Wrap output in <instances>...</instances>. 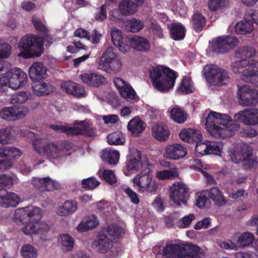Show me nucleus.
<instances>
[{"mask_svg": "<svg viewBox=\"0 0 258 258\" xmlns=\"http://www.w3.org/2000/svg\"><path fill=\"white\" fill-rule=\"evenodd\" d=\"M228 3V0H209V8L212 11H216L226 7Z\"/></svg>", "mask_w": 258, "mask_h": 258, "instance_id": "nucleus-59", "label": "nucleus"}, {"mask_svg": "<svg viewBox=\"0 0 258 258\" xmlns=\"http://www.w3.org/2000/svg\"><path fill=\"white\" fill-rule=\"evenodd\" d=\"M114 19L117 18L119 22L122 23V28L127 32L136 33L143 28L144 24L139 20L133 18L131 20L119 19L118 17H112Z\"/></svg>", "mask_w": 258, "mask_h": 258, "instance_id": "nucleus-30", "label": "nucleus"}, {"mask_svg": "<svg viewBox=\"0 0 258 258\" xmlns=\"http://www.w3.org/2000/svg\"><path fill=\"white\" fill-rule=\"evenodd\" d=\"M200 248L194 244H168L162 250L164 258H201Z\"/></svg>", "mask_w": 258, "mask_h": 258, "instance_id": "nucleus-6", "label": "nucleus"}, {"mask_svg": "<svg viewBox=\"0 0 258 258\" xmlns=\"http://www.w3.org/2000/svg\"><path fill=\"white\" fill-rule=\"evenodd\" d=\"M14 216L20 222L27 223L22 229L25 234H36L40 235L42 239H45L49 226L39 221L42 217V211L40 208L27 207L18 209L15 211Z\"/></svg>", "mask_w": 258, "mask_h": 258, "instance_id": "nucleus-1", "label": "nucleus"}, {"mask_svg": "<svg viewBox=\"0 0 258 258\" xmlns=\"http://www.w3.org/2000/svg\"><path fill=\"white\" fill-rule=\"evenodd\" d=\"M195 219L194 214H189L187 216L183 217L182 218L180 219L176 223V226L179 228H188Z\"/></svg>", "mask_w": 258, "mask_h": 258, "instance_id": "nucleus-55", "label": "nucleus"}, {"mask_svg": "<svg viewBox=\"0 0 258 258\" xmlns=\"http://www.w3.org/2000/svg\"><path fill=\"white\" fill-rule=\"evenodd\" d=\"M78 208V203L75 200H67L57 209V214L61 216H67L74 213Z\"/></svg>", "mask_w": 258, "mask_h": 258, "instance_id": "nucleus-31", "label": "nucleus"}, {"mask_svg": "<svg viewBox=\"0 0 258 258\" xmlns=\"http://www.w3.org/2000/svg\"><path fill=\"white\" fill-rule=\"evenodd\" d=\"M61 88L67 94L76 97H83L85 94L84 88L74 82L68 81L61 84Z\"/></svg>", "mask_w": 258, "mask_h": 258, "instance_id": "nucleus-28", "label": "nucleus"}, {"mask_svg": "<svg viewBox=\"0 0 258 258\" xmlns=\"http://www.w3.org/2000/svg\"><path fill=\"white\" fill-rule=\"evenodd\" d=\"M170 37L174 41H181L184 39L186 29L181 23L174 22L167 26Z\"/></svg>", "mask_w": 258, "mask_h": 258, "instance_id": "nucleus-23", "label": "nucleus"}, {"mask_svg": "<svg viewBox=\"0 0 258 258\" xmlns=\"http://www.w3.org/2000/svg\"><path fill=\"white\" fill-rule=\"evenodd\" d=\"M176 91L178 92H181L185 94L192 93V86L190 83V79L187 77H184Z\"/></svg>", "mask_w": 258, "mask_h": 258, "instance_id": "nucleus-50", "label": "nucleus"}, {"mask_svg": "<svg viewBox=\"0 0 258 258\" xmlns=\"http://www.w3.org/2000/svg\"><path fill=\"white\" fill-rule=\"evenodd\" d=\"M21 253L24 258H36L37 256V249L30 244L23 245L21 248Z\"/></svg>", "mask_w": 258, "mask_h": 258, "instance_id": "nucleus-49", "label": "nucleus"}, {"mask_svg": "<svg viewBox=\"0 0 258 258\" xmlns=\"http://www.w3.org/2000/svg\"><path fill=\"white\" fill-rule=\"evenodd\" d=\"M75 125L80 126H75L71 129V131H73L72 136L83 135L88 138L94 137L96 136V128L87 126L84 121H76Z\"/></svg>", "mask_w": 258, "mask_h": 258, "instance_id": "nucleus-21", "label": "nucleus"}, {"mask_svg": "<svg viewBox=\"0 0 258 258\" xmlns=\"http://www.w3.org/2000/svg\"><path fill=\"white\" fill-rule=\"evenodd\" d=\"M102 176L103 179L109 184L112 185L117 181L116 176L112 170H105Z\"/></svg>", "mask_w": 258, "mask_h": 258, "instance_id": "nucleus-61", "label": "nucleus"}, {"mask_svg": "<svg viewBox=\"0 0 258 258\" xmlns=\"http://www.w3.org/2000/svg\"><path fill=\"white\" fill-rule=\"evenodd\" d=\"M32 89L33 93L37 96H47L53 92L54 89L51 84L39 81L33 82Z\"/></svg>", "mask_w": 258, "mask_h": 258, "instance_id": "nucleus-26", "label": "nucleus"}, {"mask_svg": "<svg viewBox=\"0 0 258 258\" xmlns=\"http://www.w3.org/2000/svg\"><path fill=\"white\" fill-rule=\"evenodd\" d=\"M243 79L249 82L255 87H258V71L254 70L245 69L242 72Z\"/></svg>", "mask_w": 258, "mask_h": 258, "instance_id": "nucleus-46", "label": "nucleus"}, {"mask_svg": "<svg viewBox=\"0 0 258 258\" xmlns=\"http://www.w3.org/2000/svg\"><path fill=\"white\" fill-rule=\"evenodd\" d=\"M170 132L167 126L156 124L152 127V136L158 141H166L169 138Z\"/></svg>", "mask_w": 258, "mask_h": 258, "instance_id": "nucleus-33", "label": "nucleus"}, {"mask_svg": "<svg viewBox=\"0 0 258 258\" xmlns=\"http://www.w3.org/2000/svg\"><path fill=\"white\" fill-rule=\"evenodd\" d=\"M255 49L250 46H244L239 48L235 52V56L237 58L246 59L252 58L255 56Z\"/></svg>", "mask_w": 258, "mask_h": 258, "instance_id": "nucleus-41", "label": "nucleus"}, {"mask_svg": "<svg viewBox=\"0 0 258 258\" xmlns=\"http://www.w3.org/2000/svg\"><path fill=\"white\" fill-rule=\"evenodd\" d=\"M179 136L181 140L188 143H196L202 139L200 131L192 128L183 129Z\"/></svg>", "mask_w": 258, "mask_h": 258, "instance_id": "nucleus-27", "label": "nucleus"}, {"mask_svg": "<svg viewBox=\"0 0 258 258\" xmlns=\"http://www.w3.org/2000/svg\"><path fill=\"white\" fill-rule=\"evenodd\" d=\"M123 233V229L116 224L109 225L97 233L91 243V247L97 253H106L112 247L113 240L118 238Z\"/></svg>", "mask_w": 258, "mask_h": 258, "instance_id": "nucleus-3", "label": "nucleus"}, {"mask_svg": "<svg viewBox=\"0 0 258 258\" xmlns=\"http://www.w3.org/2000/svg\"><path fill=\"white\" fill-rule=\"evenodd\" d=\"M195 147V152L198 157L208 154V144L202 142L201 140L197 142Z\"/></svg>", "mask_w": 258, "mask_h": 258, "instance_id": "nucleus-58", "label": "nucleus"}, {"mask_svg": "<svg viewBox=\"0 0 258 258\" xmlns=\"http://www.w3.org/2000/svg\"><path fill=\"white\" fill-rule=\"evenodd\" d=\"M171 118L178 123H183L186 119L187 114L181 108L175 107L170 111Z\"/></svg>", "mask_w": 258, "mask_h": 258, "instance_id": "nucleus-43", "label": "nucleus"}, {"mask_svg": "<svg viewBox=\"0 0 258 258\" xmlns=\"http://www.w3.org/2000/svg\"><path fill=\"white\" fill-rule=\"evenodd\" d=\"M47 69L41 62H34L29 69V76L33 81L45 79L47 74Z\"/></svg>", "mask_w": 258, "mask_h": 258, "instance_id": "nucleus-20", "label": "nucleus"}, {"mask_svg": "<svg viewBox=\"0 0 258 258\" xmlns=\"http://www.w3.org/2000/svg\"><path fill=\"white\" fill-rule=\"evenodd\" d=\"M14 106L5 107L0 110V116L8 121H15Z\"/></svg>", "mask_w": 258, "mask_h": 258, "instance_id": "nucleus-51", "label": "nucleus"}, {"mask_svg": "<svg viewBox=\"0 0 258 258\" xmlns=\"http://www.w3.org/2000/svg\"><path fill=\"white\" fill-rule=\"evenodd\" d=\"M126 165L128 171H137L140 169L144 170L149 167V164L147 160H142V157L140 154H138V158L134 157L128 160Z\"/></svg>", "mask_w": 258, "mask_h": 258, "instance_id": "nucleus-32", "label": "nucleus"}, {"mask_svg": "<svg viewBox=\"0 0 258 258\" xmlns=\"http://www.w3.org/2000/svg\"><path fill=\"white\" fill-rule=\"evenodd\" d=\"M118 58L116 54L113 51V48L111 46L108 47L106 51L102 54L101 56L99 63H106L110 60Z\"/></svg>", "mask_w": 258, "mask_h": 258, "instance_id": "nucleus-53", "label": "nucleus"}, {"mask_svg": "<svg viewBox=\"0 0 258 258\" xmlns=\"http://www.w3.org/2000/svg\"><path fill=\"white\" fill-rule=\"evenodd\" d=\"M128 44L134 49L140 52H148L151 47L150 42L147 39L137 35L128 37Z\"/></svg>", "mask_w": 258, "mask_h": 258, "instance_id": "nucleus-18", "label": "nucleus"}, {"mask_svg": "<svg viewBox=\"0 0 258 258\" xmlns=\"http://www.w3.org/2000/svg\"><path fill=\"white\" fill-rule=\"evenodd\" d=\"M254 240V235L248 232L242 233L238 237L237 244L239 247H244L252 245Z\"/></svg>", "mask_w": 258, "mask_h": 258, "instance_id": "nucleus-44", "label": "nucleus"}, {"mask_svg": "<svg viewBox=\"0 0 258 258\" xmlns=\"http://www.w3.org/2000/svg\"><path fill=\"white\" fill-rule=\"evenodd\" d=\"M32 145L37 153L50 159L58 157L60 152L63 149L61 143L47 141L42 138L34 140Z\"/></svg>", "mask_w": 258, "mask_h": 258, "instance_id": "nucleus-8", "label": "nucleus"}, {"mask_svg": "<svg viewBox=\"0 0 258 258\" xmlns=\"http://www.w3.org/2000/svg\"><path fill=\"white\" fill-rule=\"evenodd\" d=\"M32 95L29 92H18L17 95L11 99L12 103H24L31 99Z\"/></svg>", "mask_w": 258, "mask_h": 258, "instance_id": "nucleus-52", "label": "nucleus"}, {"mask_svg": "<svg viewBox=\"0 0 258 258\" xmlns=\"http://www.w3.org/2000/svg\"><path fill=\"white\" fill-rule=\"evenodd\" d=\"M137 5L130 0H122L118 8L122 15H133L137 10Z\"/></svg>", "mask_w": 258, "mask_h": 258, "instance_id": "nucleus-38", "label": "nucleus"}, {"mask_svg": "<svg viewBox=\"0 0 258 258\" xmlns=\"http://www.w3.org/2000/svg\"><path fill=\"white\" fill-rule=\"evenodd\" d=\"M165 153L167 158L172 160H178L186 155L187 150L180 144H173L166 147Z\"/></svg>", "mask_w": 258, "mask_h": 258, "instance_id": "nucleus-22", "label": "nucleus"}, {"mask_svg": "<svg viewBox=\"0 0 258 258\" xmlns=\"http://www.w3.org/2000/svg\"><path fill=\"white\" fill-rule=\"evenodd\" d=\"M14 107L15 120L22 119L28 114L29 109L26 106L18 107L14 106Z\"/></svg>", "mask_w": 258, "mask_h": 258, "instance_id": "nucleus-62", "label": "nucleus"}, {"mask_svg": "<svg viewBox=\"0 0 258 258\" xmlns=\"http://www.w3.org/2000/svg\"><path fill=\"white\" fill-rule=\"evenodd\" d=\"M62 249L67 251L73 249L74 245V238L68 234H62L60 235Z\"/></svg>", "mask_w": 258, "mask_h": 258, "instance_id": "nucleus-47", "label": "nucleus"}, {"mask_svg": "<svg viewBox=\"0 0 258 258\" xmlns=\"http://www.w3.org/2000/svg\"><path fill=\"white\" fill-rule=\"evenodd\" d=\"M110 34L113 44L117 47L121 52L126 53L130 51V46L127 41L128 39V37H123L121 31L116 28L112 29Z\"/></svg>", "mask_w": 258, "mask_h": 258, "instance_id": "nucleus-16", "label": "nucleus"}, {"mask_svg": "<svg viewBox=\"0 0 258 258\" xmlns=\"http://www.w3.org/2000/svg\"><path fill=\"white\" fill-rule=\"evenodd\" d=\"M191 23L192 28L195 31L199 33L201 32L206 24L205 17H192Z\"/></svg>", "mask_w": 258, "mask_h": 258, "instance_id": "nucleus-54", "label": "nucleus"}, {"mask_svg": "<svg viewBox=\"0 0 258 258\" xmlns=\"http://www.w3.org/2000/svg\"><path fill=\"white\" fill-rule=\"evenodd\" d=\"M12 52V47L8 43L0 45V59L6 58L10 56Z\"/></svg>", "mask_w": 258, "mask_h": 258, "instance_id": "nucleus-63", "label": "nucleus"}, {"mask_svg": "<svg viewBox=\"0 0 258 258\" xmlns=\"http://www.w3.org/2000/svg\"><path fill=\"white\" fill-rule=\"evenodd\" d=\"M170 192L171 199L176 204L185 203L189 196L188 188L185 184L174 183Z\"/></svg>", "mask_w": 258, "mask_h": 258, "instance_id": "nucleus-13", "label": "nucleus"}, {"mask_svg": "<svg viewBox=\"0 0 258 258\" xmlns=\"http://www.w3.org/2000/svg\"><path fill=\"white\" fill-rule=\"evenodd\" d=\"M122 67V62L119 58H115L106 63H99L98 68L108 73H117Z\"/></svg>", "mask_w": 258, "mask_h": 258, "instance_id": "nucleus-34", "label": "nucleus"}, {"mask_svg": "<svg viewBox=\"0 0 258 258\" xmlns=\"http://www.w3.org/2000/svg\"><path fill=\"white\" fill-rule=\"evenodd\" d=\"M177 175V171L175 170H164L158 171L156 176L159 180H165L173 179Z\"/></svg>", "mask_w": 258, "mask_h": 258, "instance_id": "nucleus-57", "label": "nucleus"}, {"mask_svg": "<svg viewBox=\"0 0 258 258\" xmlns=\"http://www.w3.org/2000/svg\"><path fill=\"white\" fill-rule=\"evenodd\" d=\"M19 56L29 58L39 56L43 52V42L41 38L34 34H27L22 37L19 43Z\"/></svg>", "mask_w": 258, "mask_h": 258, "instance_id": "nucleus-5", "label": "nucleus"}, {"mask_svg": "<svg viewBox=\"0 0 258 258\" xmlns=\"http://www.w3.org/2000/svg\"><path fill=\"white\" fill-rule=\"evenodd\" d=\"M20 201L16 193L8 192L5 188H0V206L4 208L16 207Z\"/></svg>", "mask_w": 258, "mask_h": 258, "instance_id": "nucleus-15", "label": "nucleus"}, {"mask_svg": "<svg viewBox=\"0 0 258 258\" xmlns=\"http://www.w3.org/2000/svg\"><path fill=\"white\" fill-rule=\"evenodd\" d=\"M240 60L236 61L234 63L233 71L235 73H241L245 70L241 71V69L248 67V70H251L250 68H254L255 67V63L254 60H248L246 59L240 58Z\"/></svg>", "mask_w": 258, "mask_h": 258, "instance_id": "nucleus-42", "label": "nucleus"}, {"mask_svg": "<svg viewBox=\"0 0 258 258\" xmlns=\"http://www.w3.org/2000/svg\"><path fill=\"white\" fill-rule=\"evenodd\" d=\"M202 74L211 86H222L227 85L229 81L230 77L227 71L215 64L206 65L203 68Z\"/></svg>", "mask_w": 258, "mask_h": 258, "instance_id": "nucleus-7", "label": "nucleus"}, {"mask_svg": "<svg viewBox=\"0 0 258 258\" xmlns=\"http://www.w3.org/2000/svg\"><path fill=\"white\" fill-rule=\"evenodd\" d=\"M252 152L253 150L248 147L246 149L238 147H234L229 151V156L233 163H238L250 158Z\"/></svg>", "mask_w": 258, "mask_h": 258, "instance_id": "nucleus-17", "label": "nucleus"}, {"mask_svg": "<svg viewBox=\"0 0 258 258\" xmlns=\"http://www.w3.org/2000/svg\"><path fill=\"white\" fill-rule=\"evenodd\" d=\"M252 20H247L245 19L238 22L235 27V30L236 33L239 34H249L253 30L252 20L255 21L254 17H251Z\"/></svg>", "mask_w": 258, "mask_h": 258, "instance_id": "nucleus-36", "label": "nucleus"}, {"mask_svg": "<svg viewBox=\"0 0 258 258\" xmlns=\"http://www.w3.org/2000/svg\"><path fill=\"white\" fill-rule=\"evenodd\" d=\"M210 200L213 201L214 204L218 207H221L227 203V200L223 196L218 187H213L206 190Z\"/></svg>", "mask_w": 258, "mask_h": 258, "instance_id": "nucleus-29", "label": "nucleus"}, {"mask_svg": "<svg viewBox=\"0 0 258 258\" xmlns=\"http://www.w3.org/2000/svg\"><path fill=\"white\" fill-rule=\"evenodd\" d=\"M238 102L242 106H254L258 103V92L244 85L238 89Z\"/></svg>", "mask_w": 258, "mask_h": 258, "instance_id": "nucleus-10", "label": "nucleus"}, {"mask_svg": "<svg viewBox=\"0 0 258 258\" xmlns=\"http://www.w3.org/2000/svg\"><path fill=\"white\" fill-rule=\"evenodd\" d=\"M12 136L9 129L4 128L0 131V143L2 144H8L11 143Z\"/></svg>", "mask_w": 258, "mask_h": 258, "instance_id": "nucleus-60", "label": "nucleus"}, {"mask_svg": "<svg viewBox=\"0 0 258 258\" xmlns=\"http://www.w3.org/2000/svg\"><path fill=\"white\" fill-rule=\"evenodd\" d=\"M196 205L200 208H209L211 206V201L206 194V190H203L197 197Z\"/></svg>", "mask_w": 258, "mask_h": 258, "instance_id": "nucleus-48", "label": "nucleus"}, {"mask_svg": "<svg viewBox=\"0 0 258 258\" xmlns=\"http://www.w3.org/2000/svg\"><path fill=\"white\" fill-rule=\"evenodd\" d=\"M100 183V182L93 177L84 179L82 181V187L87 189H94L97 187Z\"/></svg>", "mask_w": 258, "mask_h": 258, "instance_id": "nucleus-56", "label": "nucleus"}, {"mask_svg": "<svg viewBox=\"0 0 258 258\" xmlns=\"http://www.w3.org/2000/svg\"><path fill=\"white\" fill-rule=\"evenodd\" d=\"M144 125V122L141 119L134 118L128 122L127 129L132 134L138 136L145 129Z\"/></svg>", "mask_w": 258, "mask_h": 258, "instance_id": "nucleus-40", "label": "nucleus"}, {"mask_svg": "<svg viewBox=\"0 0 258 258\" xmlns=\"http://www.w3.org/2000/svg\"><path fill=\"white\" fill-rule=\"evenodd\" d=\"M234 120L245 125H255L258 124V109H244L239 111L234 115Z\"/></svg>", "mask_w": 258, "mask_h": 258, "instance_id": "nucleus-12", "label": "nucleus"}, {"mask_svg": "<svg viewBox=\"0 0 258 258\" xmlns=\"http://www.w3.org/2000/svg\"><path fill=\"white\" fill-rule=\"evenodd\" d=\"M73 43V45H69L67 47V51L70 53H74L78 52L80 49H85V46L80 41L75 40Z\"/></svg>", "mask_w": 258, "mask_h": 258, "instance_id": "nucleus-64", "label": "nucleus"}, {"mask_svg": "<svg viewBox=\"0 0 258 258\" xmlns=\"http://www.w3.org/2000/svg\"><path fill=\"white\" fill-rule=\"evenodd\" d=\"M238 42L236 37L223 35L213 39L211 47L213 51L223 53L228 51L229 46H236Z\"/></svg>", "mask_w": 258, "mask_h": 258, "instance_id": "nucleus-11", "label": "nucleus"}, {"mask_svg": "<svg viewBox=\"0 0 258 258\" xmlns=\"http://www.w3.org/2000/svg\"><path fill=\"white\" fill-rule=\"evenodd\" d=\"M107 142L111 145H122L125 142V139L120 132H115L108 135L107 137Z\"/></svg>", "mask_w": 258, "mask_h": 258, "instance_id": "nucleus-45", "label": "nucleus"}, {"mask_svg": "<svg viewBox=\"0 0 258 258\" xmlns=\"http://www.w3.org/2000/svg\"><path fill=\"white\" fill-rule=\"evenodd\" d=\"M150 76L153 86L162 92H167L173 88L177 78L174 71L162 66L153 68L150 71Z\"/></svg>", "mask_w": 258, "mask_h": 258, "instance_id": "nucleus-4", "label": "nucleus"}, {"mask_svg": "<svg viewBox=\"0 0 258 258\" xmlns=\"http://www.w3.org/2000/svg\"><path fill=\"white\" fill-rule=\"evenodd\" d=\"M98 220L94 215L84 218L83 221L78 225V230L79 231H87L93 229L98 225Z\"/></svg>", "mask_w": 258, "mask_h": 258, "instance_id": "nucleus-35", "label": "nucleus"}, {"mask_svg": "<svg viewBox=\"0 0 258 258\" xmlns=\"http://www.w3.org/2000/svg\"><path fill=\"white\" fill-rule=\"evenodd\" d=\"M11 88L16 90L23 87L27 82V74L20 70L7 73Z\"/></svg>", "mask_w": 258, "mask_h": 258, "instance_id": "nucleus-14", "label": "nucleus"}, {"mask_svg": "<svg viewBox=\"0 0 258 258\" xmlns=\"http://www.w3.org/2000/svg\"><path fill=\"white\" fill-rule=\"evenodd\" d=\"M82 81L88 86L99 87L105 82L103 76L95 73H85L80 75Z\"/></svg>", "mask_w": 258, "mask_h": 258, "instance_id": "nucleus-25", "label": "nucleus"}, {"mask_svg": "<svg viewBox=\"0 0 258 258\" xmlns=\"http://www.w3.org/2000/svg\"><path fill=\"white\" fill-rule=\"evenodd\" d=\"M102 160L110 165L117 163L119 158L118 151L111 149L103 150L101 154Z\"/></svg>", "mask_w": 258, "mask_h": 258, "instance_id": "nucleus-39", "label": "nucleus"}, {"mask_svg": "<svg viewBox=\"0 0 258 258\" xmlns=\"http://www.w3.org/2000/svg\"><path fill=\"white\" fill-rule=\"evenodd\" d=\"M22 154V151L15 147L8 146L0 147L1 157H9L11 159H16L20 157Z\"/></svg>", "mask_w": 258, "mask_h": 258, "instance_id": "nucleus-37", "label": "nucleus"}, {"mask_svg": "<svg viewBox=\"0 0 258 258\" xmlns=\"http://www.w3.org/2000/svg\"><path fill=\"white\" fill-rule=\"evenodd\" d=\"M206 120L207 131L216 138L230 137L233 132L238 128L237 125L234 124V121L227 114L211 111Z\"/></svg>", "mask_w": 258, "mask_h": 258, "instance_id": "nucleus-2", "label": "nucleus"}, {"mask_svg": "<svg viewBox=\"0 0 258 258\" xmlns=\"http://www.w3.org/2000/svg\"><path fill=\"white\" fill-rule=\"evenodd\" d=\"M113 82L122 97L131 99L135 98L136 95L135 91L124 80L116 77L113 79Z\"/></svg>", "mask_w": 258, "mask_h": 258, "instance_id": "nucleus-19", "label": "nucleus"}, {"mask_svg": "<svg viewBox=\"0 0 258 258\" xmlns=\"http://www.w3.org/2000/svg\"><path fill=\"white\" fill-rule=\"evenodd\" d=\"M32 185L40 191H52L56 188V182L49 177H33L32 180Z\"/></svg>", "mask_w": 258, "mask_h": 258, "instance_id": "nucleus-24", "label": "nucleus"}, {"mask_svg": "<svg viewBox=\"0 0 258 258\" xmlns=\"http://www.w3.org/2000/svg\"><path fill=\"white\" fill-rule=\"evenodd\" d=\"M134 186H138V191L140 193L145 191L155 192L158 185L155 181H153V175L150 172L149 167L142 171L133 179Z\"/></svg>", "mask_w": 258, "mask_h": 258, "instance_id": "nucleus-9", "label": "nucleus"}]
</instances>
